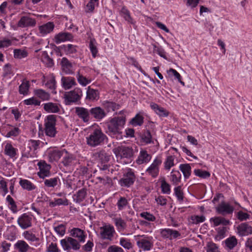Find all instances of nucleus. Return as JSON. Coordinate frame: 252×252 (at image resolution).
Wrapping results in <instances>:
<instances>
[{"mask_svg": "<svg viewBox=\"0 0 252 252\" xmlns=\"http://www.w3.org/2000/svg\"><path fill=\"white\" fill-rule=\"evenodd\" d=\"M25 238L32 242L37 241L39 238L36 237L34 234H33L30 231H26L23 233Z\"/></svg>", "mask_w": 252, "mask_h": 252, "instance_id": "052dcab7", "label": "nucleus"}, {"mask_svg": "<svg viewBox=\"0 0 252 252\" xmlns=\"http://www.w3.org/2000/svg\"><path fill=\"white\" fill-rule=\"evenodd\" d=\"M99 93L97 90L89 87L87 91L86 99L91 100H97L99 98Z\"/></svg>", "mask_w": 252, "mask_h": 252, "instance_id": "473e14b6", "label": "nucleus"}, {"mask_svg": "<svg viewBox=\"0 0 252 252\" xmlns=\"http://www.w3.org/2000/svg\"><path fill=\"white\" fill-rule=\"evenodd\" d=\"M56 84L55 79L54 77H53L47 82L45 85L48 88L53 91V93L56 94V92L55 91L56 88Z\"/></svg>", "mask_w": 252, "mask_h": 252, "instance_id": "338daca9", "label": "nucleus"}, {"mask_svg": "<svg viewBox=\"0 0 252 252\" xmlns=\"http://www.w3.org/2000/svg\"><path fill=\"white\" fill-rule=\"evenodd\" d=\"M143 123L144 117L139 114H137L129 122V124L133 126H141Z\"/></svg>", "mask_w": 252, "mask_h": 252, "instance_id": "4c0bfd02", "label": "nucleus"}, {"mask_svg": "<svg viewBox=\"0 0 252 252\" xmlns=\"http://www.w3.org/2000/svg\"><path fill=\"white\" fill-rule=\"evenodd\" d=\"M150 107L159 117H166L169 115V112L168 111L157 103L151 102Z\"/></svg>", "mask_w": 252, "mask_h": 252, "instance_id": "aec40b11", "label": "nucleus"}, {"mask_svg": "<svg viewBox=\"0 0 252 252\" xmlns=\"http://www.w3.org/2000/svg\"><path fill=\"white\" fill-rule=\"evenodd\" d=\"M63 150H52L48 152V160L50 162L57 161L63 156Z\"/></svg>", "mask_w": 252, "mask_h": 252, "instance_id": "4be33fe9", "label": "nucleus"}, {"mask_svg": "<svg viewBox=\"0 0 252 252\" xmlns=\"http://www.w3.org/2000/svg\"><path fill=\"white\" fill-rule=\"evenodd\" d=\"M75 114L84 123H88L91 120V110L83 107L75 108Z\"/></svg>", "mask_w": 252, "mask_h": 252, "instance_id": "ddd939ff", "label": "nucleus"}, {"mask_svg": "<svg viewBox=\"0 0 252 252\" xmlns=\"http://www.w3.org/2000/svg\"><path fill=\"white\" fill-rule=\"evenodd\" d=\"M141 141L146 144H154V140L150 131L146 129L141 135Z\"/></svg>", "mask_w": 252, "mask_h": 252, "instance_id": "2f4dec72", "label": "nucleus"}, {"mask_svg": "<svg viewBox=\"0 0 252 252\" xmlns=\"http://www.w3.org/2000/svg\"><path fill=\"white\" fill-rule=\"evenodd\" d=\"M37 165L39 169L37 175L39 178L44 179L45 177H48L50 175L51 166L50 164H47L45 160H41L38 162Z\"/></svg>", "mask_w": 252, "mask_h": 252, "instance_id": "9b49d317", "label": "nucleus"}, {"mask_svg": "<svg viewBox=\"0 0 252 252\" xmlns=\"http://www.w3.org/2000/svg\"><path fill=\"white\" fill-rule=\"evenodd\" d=\"M114 221L119 230H124L126 226V222L121 218L114 219Z\"/></svg>", "mask_w": 252, "mask_h": 252, "instance_id": "3c124183", "label": "nucleus"}, {"mask_svg": "<svg viewBox=\"0 0 252 252\" xmlns=\"http://www.w3.org/2000/svg\"><path fill=\"white\" fill-rule=\"evenodd\" d=\"M161 191L163 193L169 194L171 192L170 185L167 183L164 179L161 181Z\"/></svg>", "mask_w": 252, "mask_h": 252, "instance_id": "13d9d810", "label": "nucleus"}, {"mask_svg": "<svg viewBox=\"0 0 252 252\" xmlns=\"http://www.w3.org/2000/svg\"><path fill=\"white\" fill-rule=\"evenodd\" d=\"M237 243V239L235 236L230 237L225 240V246L229 250H232Z\"/></svg>", "mask_w": 252, "mask_h": 252, "instance_id": "c03bdc74", "label": "nucleus"}, {"mask_svg": "<svg viewBox=\"0 0 252 252\" xmlns=\"http://www.w3.org/2000/svg\"><path fill=\"white\" fill-rule=\"evenodd\" d=\"M151 158V156L147 153L146 151H142L140 152L136 162L138 164H141L143 163L148 162Z\"/></svg>", "mask_w": 252, "mask_h": 252, "instance_id": "72a5a7b5", "label": "nucleus"}, {"mask_svg": "<svg viewBox=\"0 0 252 252\" xmlns=\"http://www.w3.org/2000/svg\"><path fill=\"white\" fill-rule=\"evenodd\" d=\"M19 184L24 189H26L28 191L32 190L36 188L35 185L27 179H20Z\"/></svg>", "mask_w": 252, "mask_h": 252, "instance_id": "f704fd0d", "label": "nucleus"}, {"mask_svg": "<svg viewBox=\"0 0 252 252\" xmlns=\"http://www.w3.org/2000/svg\"><path fill=\"white\" fill-rule=\"evenodd\" d=\"M96 42L94 38H91L89 42V48L92 56L94 58H95L98 53L97 48L96 46Z\"/></svg>", "mask_w": 252, "mask_h": 252, "instance_id": "de8ad7c7", "label": "nucleus"}, {"mask_svg": "<svg viewBox=\"0 0 252 252\" xmlns=\"http://www.w3.org/2000/svg\"><path fill=\"white\" fill-rule=\"evenodd\" d=\"M107 139V136L100 129H95L86 137L87 144L92 147H95L103 145Z\"/></svg>", "mask_w": 252, "mask_h": 252, "instance_id": "f03ea898", "label": "nucleus"}, {"mask_svg": "<svg viewBox=\"0 0 252 252\" xmlns=\"http://www.w3.org/2000/svg\"><path fill=\"white\" fill-rule=\"evenodd\" d=\"M207 252H220L217 245L213 243H208L207 245Z\"/></svg>", "mask_w": 252, "mask_h": 252, "instance_id": "774afa93", "label": "nucleus"}, {"mask_svg": "<svg viewBox=\"0 0 252 252\" xmlns=\"http://www.w3.org/2000/svg\"><path fill=\"white\" fill-rule=\"evenodd\" d=\"M160 234L163 238L169 240L180 238L181 236V233L178 231L170 228L160 229Z\"/></svg>", "mask_w": 252, "mask_h": 252, "instance_id": "dca6fc26", "label": "nucleus"}, {"mask_svg": "<svg viewBox=\"0 0 252 252\" xmlns=\"http://www.w3.org/2000/svg\"><path fill=\"white\" fill-rule=\"evenodd\" d=\"M61 84L63 88L65 90H69L77 85L75 78L70 76L62 77Z\"/></svg>", "mask_w": 252, "mask_h": 252, "instance_id": "6ab92c4d", "label": "nucleus"}, {"mask_svg": "<svg viewBox=\"0 0 252 252\" xmlns=\"http://www.w3.org/2000/svg\"><path fill=\"white\" fill-rule=\"evenodd\" d=\"M126 122V116H115L111 118L107 124L109 135L117 139H122L123 129Z\"/></svg>", "mask_w": 252, "mask_h": 252, "instance_id": "f257e3e1", "label": "nucleus"}, {"mask_svg": "<svg viewBox=\"0 0 252 252\" xmlns=\"http://www.w3.org/2000/svg\"><path fill=\"white\" fill-rule=\"evenodd\" d=\"M73 36L69 32H61L55 36V42L59 44L65 41H71L73 39Z\"/></svg>", "mask_w": 252, "mask_h": 252, "instance_id": "412c9836", "label": "nucleus"}, {"mask_svg": "<svg viewBox=\"0 0 252 252\" xmlns=\"http://www.w3.org/2000/svg\"><path fill=\"white\" fill-rule=\"evenodd\" d=\"M181 177L179 171L173 169L170 174V181L174 185H178L181 181Z\"/></svg>", "mask_w": 252, "mask_h": 252, "instance_id": "7c9ffc66", "label": "nucleus"}, {"mask_svg": "<svg viewBox=\"0 0 252 252\" xmlns=\"http://www.w3.org/2000/svg\"><path fill=\"white\" fill-rule=\"evenodd\" d=\"M82 96V90L79 88H75L73 90L65 92L64 94L65 104L70 105L77 103L80 101Z\"/></svg>", "mask_w": 252, "mask_h": 252, "instance_id": "7ed1b4c3", "label": "nucleus"}, {"mask_svg": "<svg viewBox=\"0 0 252 252\" xmlns=\"http://www.w3.org/2000/svg\"><path fill=\"white\" fill-rule=\"evenodd\" d=\"M6 200L7 202L8 203V205L10 206V209L13 213H16L18 211L17 206L16 204V202L12 198V197L8 195L7 196Z\"/></svg>", "mask_w": 252, "mask_h": 252, "instance_id": "49530a36", "label": "nucleus"}, {"mask_svg": "<svg viewBox=\"0 0 252 252\" xmlns=\"http://www.w3.org/2000/svg\"><path fill=\"white\" fill-rule=\"evenodd\" d=\"M113 152L116 157L120 158H130L133 156V149L125 146L116 147L113 149Z\"/></svg>", "mask_w": 252, "mask_h": 252, "instance_id": "0eeeda50", "label": "nucleus"}, {"mask_svg": "<svg viewBox=\"0 0 252 252\" xmlns=\"http://www.w3.org/2000/svg\"><path fill=\"white\" fill-rule=\"evenodd\" d=\"M211 222H213L214 226H217L222 224L224 226L228 225L230 224V221L221 217H215L211 218L210 220Z\"/></svg>", "mask_w": 252, "mask_h": 252, "instance_id": "c85d7f7f", "label": "nucleus"}, {"mask_svg": "<svg viewBox=\"0 0 252 252\" xmlns=\"http://www.w3.org/2000/svg\"><path fill=\"white\" fill-rule=\"evenodd\" d=\"M179 168L183 173L185 179H188L189 177L191 172V168L189 164H181Z\"/></svg>", "mask_w": 252, "mask_h": 252, "instance_id": "e433bc0d", "label": "nucleus"}, {"mask_svg": "<svg viewBox=\"0 0 252 252\" xmlns=\"http://www.w3.org/2000/svg\"><path fill=\"white\" fill-rule=\"evenodd\" d=\"M237 229L240 235L246 236L252 234V227L247 223H242L237 227Z\"/></svg>", "mask_w": 252, "mask_h": 252, "instance_id": "5701e85b", "label": "nucleus"}, {"mask_svg": "<svg viewBox=\"0 0 252 252\" xmlns=\"http://www.w3.org/2000/svg\"><path fill=\"white\" fill-rule=\"evenodd\" d=\"M59 180V179L58 177L53 178L50 179H46L44 181V185L48 188H54L57 185Z\"/></svg>", "mask_w": 252, "mask_h": 252, "instance_id": "6e6d98bb", "label": "nucleus"}, {"mask_svg": "<svg viewBox=\"0 0 252 252\" xmlns=\"http://www.w3.org/2000/svg\"><path fill=\"white\" fill-rule=\"evenodd\" d=\"M60 243L63 249L67 251H70L71 249L77 251L81 247L80 242L71 237H66L64 239H62Z\"/></svg>", "mask_w": 252, "mask_h": 252, "instance_id": "423d86ee", "label": "nucleus"}, {"mask_svg": "<svg viewBox=\"0 0 252 252\" xmlns=\"http://www.w3.org/2000/svg\"><path fill=\"white\" fill-rule=\"evenodd\" d=\"M61 64L63 71L66 74H71L72 73V64L66 58L63 57L62 58Z\"/></svg>", "mask_w": 252, "mask_h": 252, "instance_id": "bb28decb", "label": "nucleus"}, {"mask_svg": "<svg viewBox=\"0 0 252 252\" xmlns=\"http://www.w3.org/2000/svg\"><path fill=\"white\" fill-rule=\"evenodd\" d=\"M17 149L13 147L10 143H7L5 146V154L10 158H14L16 155Z\"/></svg>", "mask_w": 252, "mask_h": 252, "instance_id": "79ce46f5", "label": "nucleus"}, {"mask_svg": "<svg viewBox=\"0 0 252 252\" xmlns=\"http://www.w3.org/2000/svg\"><path fill=\"white\" fill-rule=\"evenodd\" d=\"M54 24L53 22H49L42 26L39 27L40 32L43 34H47L51 32L54 28Z\"/></svg>", "mask_w": 252, "mask_h": 252, "instance_id": "c756f323", "label": "nucleus"}, {"mask_svg": "<svg viewBox=\"0 0 252 252\" xmlns=\"http://www.w3.org/2000/svg\"><path fill=\"white\" fill-rule=\"evenodd\" d=\"M167 73L169 75L174 76L175 77V78L177 79L181 84H182L183 85H185V83L181 80L182 77L181 75L175 69L173 68H170L167 71Z\"/></svg>", "mask_w": 252, "mask_h": 252, "instance_id": "4d7b16f0", "label": "nucleus"}, {"mask_svg": "<svg viewBox=\"0 0 252 252\" xmlns=\"http://www.w3.org/2000/svg\"><path fill=\"white\" fill-rule=\"evenodd\" d=\"M102 106L106 109V112H109L111 111H115L120 107V104L109 100L104 101L102 102Z\"/></svg>", "mask_w": 252, "mask_h": 252, "instance_id": "393cba45", "label": "nucleus"}, {"mask_svg": "<svg viewBox=\"0 0 252 252\" xmlns=\"http://www.w3.org/2000/svg\"><path fill=\"white\" fill-rule=\"evenodd\" d=\"M194 173L196 176L203 179L208 178L210 177V173L209 172L199 169H195Z\"/></svg>", "mask_w": 252, "mask_h": 252, "instance_id": "5fc2aeb1", "label": "nucleus"}, {"mask_svg": "<svg viewBox=\"0 0 252 252\" xmlns=\"http://www.w3.org/2000/svg\"><path fill=\"white\" fill-rule=\"evenodd\" d=\"M76 77L78 83L83 86H86L91 82L90 80H89L86 77L80 74L79 72H78Z\"/></svg>", "mask_w": 252, "mask_h": 252, "instance_id": "bf43d9fd", "label": "nucleus"}, {"mask_svg": "<svg viewBox=\"0 0 252 252\" xmlns=\"http://www.w3.org/2000/svg\"><path fill=\"white\" fill-rule=\"evenodd\" d=\"M35 25V20L27 16H22L18 23V26L21 28L33 27Z\"/></svg>", "mask_w": 252, "mask_h": 252, "instance_id": "a211bd4d", "label": "nucleus"}, {"mask_svg": "<svg viewBox=\"0 0 252 252\" xmlns=\"http://www.w3.org/2000/svg\"><path fill=\"white\" fill-rule=\"evenodd\" d=\"M115 232L114 227L110 224H105L100 227L99 235L102 239L111 241Z\"/></svg>", "mask_w": 252, "mask_h": 252, "instance_id": "1a4fd4ad", "label": "nucleus"}, {"mask_svg": "<svg viewBox=\"0 0 252 252\" xmlns=\"http://www.w3.org/2000/svg\"><path fill=\"white\" fill-rule=\"evenodd\" d=\"M216 210L218 214L224 216L226 214H232L234 208L229 203L222 201L216 208Z\"/></svg>", "mask_w": 252, "mask_h": 252, "instance_id": "f8f14e48", "label": "nucleus"}, {"mask_svg": "<svg viewBox=\"0 0 252 252\" xmlns=\"http://www.w3.org/2000/svg\"><path fill=\"white\" fill-rule=\"evenodd\" d=\"M17 223L21 228L27 229L32 226V216L24 213L18 218Z\"/></svg>", "mask_w": 252, "mask_h": 252, "instance_id": "9d476101", "label": "nucleus"}, {"mask_svg": "<svg viewBox=\"0 0 252 252\" xmlns=\"http://www.w3.org/2000/svg\"><path fill=\"white\" fill-rule=\"evenodd\" d=\"M120 244L123 248L127 250H130L133 248V245L130 242V240L125 238L120 239Z\"/></svg>", "mask_w": 252, "mask_h": 252, "instance_id": "864d4df0", "label": "nucleus"}, {"mask_svg": "<svg viewBox=\"0 0 252 252\" xmlns=\"http://www.w3.org/2000/svg\"><path fill=\"white\" fill-rule=\"evenodd\" d=\"M77 46L71 44L67 45H62L58 47H56L58 50H63L66 55H70L77 52Z\"/></svg>", "mask_w": 252, "mask_h": 252, "instance_id": "cd10ccee", "label": "nucleus"}, {"mask_svg": "<svg viewBox=\"0 0 252 252\" xmlns=\"http://www.w3.org/2000/svg\"><path fill=\"white\" fill-rule=\"evenodd\" d=\"M30 83L28 81H23L19 87V92L20 94L26 95L28 94L30 88Z\"/></svg>", "mask_w": 252, "mask_h": 252, "instance_id": "37998d69", "label": "nucleus"}, {"mask_svg": "<svg viewBox=\"0 0 252 252\" xmlns=\"http://www.w3.org/2000/svg\"><path fill=\"white\" fill-rule=\"evenodd\" d=\"M14 248L19 252H27L30 248V246L25 241L19 240L15 244Z\"/></svg>", "mask_w": 252, "mask_h": 252, "instance_id": "c9c22d12", "label": "nucleus"}, {"mask_svg": "<svg viewBox=\"0 0 252 252\" xmlns=\"http://www.w3.org/2000/svg\"><path fill=\"white\" fill-rule=\"evenodd\" d=\"M34 94L42 100H48L50 98V94L42 89L35 90Z\"/></svg>", "mask_w": 252, "mask_h": 252, "instance_id": "ea45409f", "label": "nucleus"}, {"mask_svg": "<svg viewBox=\"0 0 252 252\" xmlns=\"http://www.w3.org/2000/svg\"><path fill=\"white\" fill-rule=\"evenodd\" d=\"M11 126L13 127L12 126ZM20 132L21 130L18 127H14L7 133L5 137L7 138H9L11 136L16 137L20 134Z\"/></svg>", "mask_w": 252, "mask_h": 252, "instance_id": "69168bd1", "label": "nucleus"}, {"mask_svg": "<svg viewBox=\"0 0 252 252\" xmlns=\"http://www.w3.org/2000/svg\"><path fill=\"white\" fill-rule=\"evenodd\" d=\"M57 116L49 115L45 119V133L46 135L55 137L57 132L56 128Z\"/></svg>", "mask_w": 252, "mask_h": 252, "instance_id": "20e7f679", "label": "nucleus"}, {"mask_svg": "<svg viewBox=\"0 0 252 252\" xmlns=\"http://www.w3.org/2000/svg\"><path fill=\"white\" fill-rule=\"evenodd\" d=\"M64 152L66 153V155L63 157L62 163L65 166H69L74 159L72 155L68 153L67 151L64 150Z\"/></svg>", "mask_w": 252, "mask_h": 252, "instance_id": "8fccbe9b", "label": "nucleus"}, {"mask_svg": "<svg viewBox=\"0 0 252 252\" xmlns=\"http://www.w3.org/2000/svg\"><path fill=\"white\" fill-rule=\"evenodd\" d=\"M174 194L178 200L181 202L183 201L184 193L182 190L181 186H178L174 188Z\"/></svg>", "mask_w": 252, "mask_h": 252, "instance_id": "0e129e2a", "label": "nucleus"}, {"mask_svg": "<svg viewBox=\"0 0 252 252\" xmlns=\"http://www.w3.org/2000/svg\"><path fill=\"white\" fill-rule=\"evenodd\" d=\"M86 188H83L77 191L73 196V200L76 203H80L86 198L87 194Z\"/></svg>", "mask_w": 252, "mask_h": 252, "instance_id": "b1692460", "label": "nucleus"}, {"mask_svg": "<svg viewBox=\"0 0 252 252\" xmlns=\"http://www.w3.org/2000/svg\"><path fill=\"white\" fill-rule=\"evenodd\" d=\"M41 60L48 67H51L54 64L53 59L50 58L46 51L42 52Z\"/></svg>", "mask_w": 252, "mask_h": 252, "instance_id": "a18cd8bd", "label": "nucleus"}, {"mask_svg": "<svg viewBox=\"0 0 252 252\" xmlns=\"http://www.w3.org/2000/svg\"><path fill=\"white\" fill-rule=\"evenodd\" d=\"M122 16L126 21L128 23L131 24L133 25H135V21L132 19L130 15V12L127 9L123 7L121 11Z\"/></svg>", "mask_w": 252, "mask_h": 252, "instance_id": "58836bf2", "label": "nucleus"}, {"mask_svg": "<svg viewBox=\"0 0 252 252\" xmlns=\"http://www.w3.org/2000/svg\"><path fill=\"white\" fill-rule=\"evenodd\" d=\"M127 200L125 197H121L118 200L117 205L119 210H122L128 205Z\"/></svg>", "mask_w": 252, "mask_h": 252, "instance_id": "e2e57ef3", "label": "nucleus"}, {"mask_svg": "<svg viewBox=\"0 0 252 252\" xmlns=\"http://www.w3.org/2000/svg\"><path fill=\"white\" fill-rule=\"evenodd\" d=\"M43 108L48 113H57L60 111V108L58 104L53 102L44 103Z\"/></svg>", "mask_w": 252, "mask_h": 252, "instance_id": "a878e982", "label": "nucleus"}, {"mask_svg": "<svg viewBox=\"0 0 252 252\" xmlns=\"http://www.w3.org/2000/svg\"><path fill=\"white\" fill-rule=\"evenodd\" d=\"M71 237L75 238L80 243H84L87 237L86 232L79 228L74 227L70 230Z\"/></svg>", "mask_w": 252, "mask_h": 252, "instance_id": "f3484780", "label": "nucleus"}, {"mask_svg": "<svg viewBox=\"0 0 252 252\" xmlns=\"http://www.w3.org/2000/svg\"><path fill=\"white\" fill-rule=\"evenodd\" d=\"M23 103L27 105L39 106L41 101L34 97H32L23 101Z\"/></svg>", "mask_w": 252, "mask_h": 252, "instance_id": "603ef678", "label": "nucleus"}, {"mask_svg": "<svg viewBox=\"0 0 252 252\" xmlns=\"http://www.w3.org/2000/svg\"><path fill=\"white\" fill-rule=\"evenodd\" d=\"M91 119L94 118L97 121H101L107 116V112L100 106H96L90 109Z\"/></svg>", "mask_w": 252, "mask_h": 252, "instance_id": "4468645a", "label": "nucleus"}, {"mask_svg": "<svg viewBox=\"0 0 252 252\" xmlns=\"http://www.w3.org/2000/svg\"><path fill=\"white\" fill-rule=\"evenodd\" d=\"M174 158L173 156H168L164 162V168L166 170H169L174 166Z\"/></svg>", "mask_w": 252, "mask_h": 252, "instance_id": "680f3d73", "label": "nucleus"}, {"mask_svg": "<svg viewBox=\"0 0 252 252\" xmlns=\"http://www.w3.org/2000/svg\"><path fill=\"white\" fill-rule=\"evenodd\" d=\"M68 205V200L66 197L55 199L54 201H52L49 202V206L50 207H54L56 206L60 205L67 206Z\"/></svg>", "mask_w": 252, "mask_h": 252, "instance_id": "a19ab883", "label": "nucleus"}, {"mask_svg": "<svg viewBox=\"0 0 252 252\" xmlns=\"http://www.w3.org/2000/svg\"><path fill=\"white\" fill-rule=\"evenodd\" d=\"M161 162L162 161L160 158H156L152 164L146 170V172L153 177H157L159 173L158 166L161 164Z\"/></svg>", "mask_w": 252, "mask_h": 252, "instance_id": "2eb2a0df", "label": "nucleus"}, {"mask_svg": "<svg viewBox=\"0 0 252 252\" xmlns=\"http://www.w3.org/2000/svg\"><path fill=\"white\" fill-rule=\"evenodd\" d=\"M135 179L134 173L131 169L129 168L119 180V183L122 187L128 188L134 184Z\"/></svg>", "mask_w": 252, "mask_h": 252, "instance_id": "6e6552de", "label": "nucleus"}, {"mask_svg": "<svg viewBox=\"0 0 252 252\" xmlns=\"http://www.w3.org/2000/svg\"><path fill=\"white\" fill-rule=\"evenodd\" d=\"M138 239L136 241L138 247L144 251H149L153 247V237L145 235H138L137 236Z\"/></svg>", "mask_w": 252, "mask_h": 252, "instance_id": "39448f33", "label": "nucleus"}, {"mask_svg": "<svg viewBox=\"0 0 252 252\" xmlns=\"http://www.w3.org/2000/svg\"><path fill=\"white\" fill-rule=\"evenodd\" d=\"M14 57L16 59H22L28 56V53L25 50L16 49L14 50Z\"/></svg>", "mask_w": 252, "mask_h": 252, "instance_id": "09e8293b", "label": "nucleus"}]
</instances>
